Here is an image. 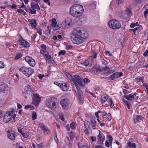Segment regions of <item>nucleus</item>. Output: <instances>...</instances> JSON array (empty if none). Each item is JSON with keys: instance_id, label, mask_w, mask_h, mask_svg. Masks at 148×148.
<instances>
[{"instance_id": "nucleus-8", "label": "nucleus", "mask_w": 148, "mask_h": 148, "mask_svg": "<svg viewBox=\"0 0 148 148\" xmlns=\"http://www.w3.org/2000/svg\"><path fill=\"white\" fill-rule=\"evenodd\" d=\"M76 87L77 90L75 91V92L78 97V99L79 100V103L81 104H83L84 102V96L83 92L80 90L79 86Z\"/></svg>"}, {"instance_id": "nucleus-13", "label": "nucleus", "mask_w": 148, "mask_h": 148, "mask_svg": "<svg viewBox=\"0 0 148 148\" xmlns=\"http://www.w3.org/2000/svg\"><path fill=\"white\" fill-rule=\"evenodd\" d=\"M18 41L20 42V45L25 47H29V44L25 40L22 36H21L20 39H19Z\"/></svg>"}, {"instance_id": "nucleus-59", "label": "nucleus", "mask_w": 148, "mask_h": 148, "mask_svg": "<svg viewBox=\"0 0 148 148\" xmlns=\"http://www.w3.org/2000/svg\"><path fill=\"white\" fill-rule=\"evenodd\" d=\"M100 112V111H98L97 112H96L95 113V115L96 116L97 119H99V117L98 115V113H99Z\"/></svg>"}, {"instance_id": "nucleus-11", "label": "nucleus", "mask_w": 148, "mask_h": 148, "mask_svg": "<svg viewBox=\"0 0 148 148\" xmlns=\"http://www.w3.org/2000/svg\"><path fill=\"white\" fill-rule=\"evenodd\" d=\"M107 140L106 141L105 145L106 147H109L110 146L112 147L113 138L110 135H107Z\"/></svg>"}, {"instance_id": "nucleus-12", "label": "nucleus", "mask_w": 148, "mask_h": 148, "mask_svg": "<svg viewBox=\"0 0 148 148\" xmlns=\"http://www.w3.org/2000/svg\"><path fill=\"white\" fill-rule=\"evenodd\" d=\"M25 61L28 62L31 66L34 67L35 65V61L31 57L29 56H26L25 57Z\"/></svg>"}, {"instance_id": "nucleus-29", "label": "nucleus", "mask_w": 148, "mask_h": 148, "mask_svg": "<svg viewBox=\"0 0 148 148\" xmlns=\"http://www.w3.org/2000/svg\"><path fill=\"white\" fill-rule=\"evenodd\" d=\"M57 24V22L55 18H53L51 23L52 27H54Z\"/></svg>"}, {"instance_id": "nucleus-36", "label": "nucleus", "mask_w": 148, "mask_h": 148, "mask_svg": "<svg viewBox=\"0 0 148 148\" xmlns=\"http://www.w3.org/2000/svg\"><path fill=\"white\" fill-rule=\"evenodd\" d=\"M53 83L55 84H56V85H57L58 86L60 87V88H61V86H62V82H61V83H60L58 82L55 81Z\"/></svg>"}, {"instance_id": "nucleus-7", "label": "nucleus", "mask_w": 148, "mask_h": 148, "mask_svg": "<svg viewBox=\"0 0 148 148\" xmlns=\"http://www.w3.org/2000/svg\"><path fill=\"white\" fill-rule=\"evenodd\" d=\"M31 7L29 9V13H31L32 14H36V9L39 10H40L39 6L37 3H31Z\"/></svg>"}, {"instance_id": "nucleus-62", "label": "nucleus", "mask_w": 148, "mask_h": 148, "mask_svg": "<svg viewBox=\"0 0 148 148\" xmlns=\"http://www.w3.org/2000/svg\"><path fill=\"white\" fill-rule=\"evenodd\" d=\"M105 54L108 53L109 54V56H112V54L110 52V51H106L105 52Z\"/></svg>"}, {"instance_id": "nucleus-50", "label": "nucleus", "mask_w": 148, "mask_h": 148, "mask_svg": "<svg viewBox=\"0 0 148 148\" xmlns=\"http://www.w3.org/2000/svg\"><path fill=\"white\" fill-rule=\"evenodd\" d=\"M73 47V46L71 45L66 46V48L68 50L71 49Z\"/></svg>"}, {"instance_id": "nucleus-35", "label": "nucleus", "mask_w": 148, "mask_h": 148, "mask_svg": "<svg viewBox=\"0 0 148 148\" xmlns=\"http://www.w3.org/2000/svg\"><path fill=\"white\" fill-rule=\"evenodd\" d=\"M89 62L88 60H86L84 62L82 63V64L86 66H87L89 64Z\"/></svg>"}, {"instance_id": "nucleus-22", "label": "nucleus", "mask_w": 148, "mask_h": 148, "mask_svg": "<svg viewBox=\"0 0 148 148\" xmlns=\"http://www.w3.org/2000/svg\"><path fill=\"white\" fill-rule=\"evenodd\" d=\"M96 118L95 116H93L90 119V125L93 127H94L96 126V123L97 122L95 121Z\"/></svg>"}, {"instance_id": "nucleus-18", "label": "nucleus", "mask_w": 148, "mask_h": 148, "mask_svg": "<svg viewBox=\"0 0 148 148\" xmlns=\"http://www.w3.org/2000/svg\"><path fill=\"white\" fill-rule=\"evenodd\" d=\"M69 88V85L66 82H62V84L61 88L64 91L67 90Z\"/></svg>"}, {"instance_id": "nucleus-46", "label": "nucleus", "mask_w": 148, "mask_h": 148, "mask_svg": "<svg viewBox=\"0 0 148 148\" xmlns=\"http://www.w3.org/2000/svg\"><path fill=\"white\" fill-rule=\"evenodd\" d=\"M84 83L86 84H87L90 82V79L88 78H85L84 79Z\"/></svg>"}, {"instance_id": "nucleus-45", "label": "nucleus", "mask_w": 148, "mask_h": 148, "mask_svg": "<svg viewBox=\"0 0 148 148\" xmlns=\"http://www.w3.org/2000/svg\"><path fill=\"white\" fill-rule=\"evenodd\" d=\"M4 64L3 62L0 61V69L3 68L4 67Z\"/></svg>"}, {"instance_id": "nucleus-2", "label": "nucleus", "mask_w": 148, "mask_h": 148, "mask_svg": "<svg viewBox=\"0 0 148 148\" xmlns=\"http://www.w3.org/2000/svg\"><path fill=\"white\" fill-rule=\"evenodd\" d=\"M84 12L83 6L78 4H74L70 8V14L75 17L81 16Z\"/></svg>"}, {"instance_id": "nucleus-51", "label": "nucleus", "mask_w": 148, "mask_h": 148, "mask_svg": "<svg viewBox=\"0 0 148 148\" xmlns=\"http://www.w3.org/2000/svg\"><path fill=\"white\" fill-rule=\"evenodd\" d=\"M45 51L46 50H41L40 51V52L42 54L45 56L46 54V53H47V52L46 51Z\"/></svg>"}, {"instance_id": "nucleus-49", "label": "nucleus", "mask_w": 148, "mask_h": 148, "mask_svg": "<svg viewBox=\"0 0 148 148\" xmlns=\"http://www.w3.org/2000/svg\"><path fill=\"white\" fill-rule=\"evenodd\" d=\"M143 86L145 87L148 94V84L146 83H144L143 84Z\"/></svg>"}, {"instance_id": "nucleus-5", "label": "nucleus", "mask_w": 148, "mask_h": 148, "mask_svg": "<svg viewBox=\"0 0 148 148\" xmlns=\"http://www.w3.org/2000/svg\"><path fill=\"white\" fill-rule=\"evenodd\" d=\"M108 25L111 28L113 29H119L121 26V23L119 21L114 19L110 21Z\"/></svg>"}, {"instance_id": "nucleus-38", "label": "nucleus", "mask_w": 148, "mask_h": 148, "mask_svg": "<svg viewBox=\"0 0 148 148\" xmlns=\"http://www.w3.org/2000/svg\"><path fill=\"white\" fill-rule=\"evenodd\" d=\"M66 53L65 50H62L60 51L58 53V56H60L61 55H64Z\"/></svg>"}, {"instance_id": "nucleus-27", "label": "nucleus", "mask_w": 148, "mask_h": 148, "mask_svg": "<svg viewBox=\"0 0 148 148\" xmlns=\"http://www.w3.org/2000/svg\"><path fill=\"white\" fill-rule=\"evenodd\" d=\"M127 145L130 148H136V145L135 143H132L131 142H129L127 143Z\"/></svg>"}, {"instance_id": "nucleus-9", "label": "nucleus", "mask_w": 148, "mask_h": 148, "mask_svg": "<svg viewBox=\"0 0 148 148\" xmlns=\"http://www.w3.org/2000/svg\"><path fill=\"white\" fill-rule=\"evenodd\" d=\"M74 80L73 82L75 84L76 87L79 86L78 84L81 86H83L84 85L82 84V82L81 80V77L77 75H75L74 76Z\"/></svg>"}, {"instance_id": "nucleus-3", "label": "nucleus", "mask_w": 148, "mask_h": 148, "mask_svg": "<svg viewBox=\"0 0 148 148\" xmlns=\"http://www.w3.org/2000/svg\"><path fill=\"white\" fill-rule=\"evenodd\" d=\"M19 71L28 77H29L34 72V70L31 68L22 66L19 68Z\"/></svg>"}, {"instance_id": "nucleus-40", "label": "nucleus", "mask_w": 148, "mask_h": 148, "mask_svg": "<svg viewBox=\"0 0 148 148\" xmlns=\"http://www.w3.org/2000/svg\"><path fill=\"white\" fill-rule=\"evenodd\" d=\"M105 78L106 79H108L110 80H114L112 74L108 77H106Z\"/></svg>"}, {"instance_id": "nucleus-34", "label": "nucleus", "mask_w": 148, "mask_h": 148, "mask_svg": "<svg viewBox=\"0 0 148 148\" xmlns=\"http://www.w3.org/2000/svg\"><path fill=\"white\" fill-rule=\"evenodd\" d=\"M114 79H115L118 78V72H116L112 74Z\"/></svg>"}, {"instance_id": "nucleus-4", "label": "nucleus", "mask_w": 148, "mask_h": 148, "mask_svg": "<svg viewBox=\"0 0 148 148\" xmlns=\"http://www.w3.org/2000/svg\"><path fill=\"white\" fill-rule=\"evenodd\" d=\"M56 101L54 98H49L46 101V105L51 110H53L56 108L57 103Z\"/></svg>"}, {"instance_id": "nucleus-43", "label": "nucleus", "mask_w": 148, "mask_h": 148, "mask_svg": "<svg viewBox=\"0 0 148 148\" xmlns=\"http://www.w3.org/2000/svg\"><path fill=\"white\" fill-rule=\"evenodd\" d=\"M37 32L40 34V36H41L42 34V29L38 27L37 29Z\"/></svg>"}, {"instance_id": "nucleus-21", "label": "nucleus", "mask_w": 148, "mask_h": 148, "mask_svg": "<svg viewBox=\"0 0 148 148\" xmlns=\"http://www.w3.org/2000/svg\"><path fill=\"white\" fill-rule=\"evenodd\" d=\"M142 119V116L140 115H136L134 117V121L135 123L139 122Z\"/></svg>"}, {"instance_id": "nucleus-20", "label": "nucleus", "mask_w": 148, "mask_h": 148, "mask_svg": "<svg viewBox=\"0 0 148 148\" xmlns=\"http://www.w3.org/2000/svg\"><path fill=\"white\" fill-rule=\"evenodd\" d=\"M25 92L26 93L30 94L33 93V91L32 90L31 86L29 85H27L25 88Z\"/></svg>"}, {"instance_id": "nucleus-33", "label": "nucleus", "mask_w": 148, "mask_h": 148, "mask_svg": "<svg viewBox=\"0 0 148 148\" xmlns=\"http://www.w3.org/2000/svg\"><path fill=\"white\" fill-rule=\"evenodd\" d=\"M22 56V54L21 53H18L16 55L15 57V59L16 60L20 58Z\"/></svg>"}, {"instance_id": "nucleus-64", "label": "nucleus", "mask_w": 148, "mask_h": 148, "mask_svg": "<svg viewBox=\"0 0 148 148\" xmlns=\"http://www.w3.org/2000/svg\"><path fill=\"white\" fill-rule=\"evenodd\" d=\"M38 77L40 79H41L44 76V75L41 74H39L38 75Z\"/></svg>"}, {"instance_id": "nucleus-47", "label": "nucleus", "mask_w": 148, "mask_h": 148, "mask_svg": "<svg viewBox=\"0 0 148 148\" xmlns=\"http://www.w3.org/2000/svg\"><path fill=\"white\" fill-rule=\"evenodd\" d=\"M40 47L43 49V50H46V49L47 48V46H46L43 44H41V45L40 46Z\"/></svg>"}, {"instance_id": "nucleus-60", "label": "nucleus", "mask_w": 148, "mask_h": 148, "mask_svg": "<svg viewBox=\"0 0 148 148\" xmlns=\"http://www.w3.org/2000/svg\"><path fill=\"white\" fill-rule=\"evenodd\" d=\"M110 68L108 66H106L105 67L103 68V69L104 71H106L110 69Z\"/></svg>"}, {"instance_id": "nucleus-25", "label": "nucleus", "mask_w": 148, "mask_h": 148, "mask_svg": "<svg viewBox=\"0 0 148 148\" xmlns=\"http://www.w3.org/2000/svg\"><path fill=\"white\" fill-rule=\"evenodd\" d=\"M101 99L102 103H104L108 99V96L106 95H102L101 96Z\"/></svg>"}, {"instance_id": "nucleus-56", "label": "nucleus", "mask_w": 148, "mask_h": 148, "mask_svg": "<svg viewBox=\"0 0 148 148\" xmlns=\"http://www.w3.org/2000/svg\"><path fill=\"white\" fill-rule=\"evenodd\" d=\"M143 56L147 57L148 56V50H147L143 53Z\"/></svg>"}, {"instance_id": "nucleus-48", "label": "nucleus", "mask_w": 148, "mask_h": 148, "mask_svg": "<svg viewBox=\"0 0 148 148\" xmlns=\"http://www.w3.org/2000/svg\"><path fill=\"white\" fill-rule=\"evenodd\" d=\"M139 29V27H136L135 28H134V29H133V31L134 34V35H136V31L137 30Z\"/></svg>"}, {"instance_id": "nucleus-32", "label": "nucleus", "mask_w": 148, "mask_h": 148, "mask_svg": "<svg viewBox=\"0 0 148 148\" xmlns=\"http://www.w3.org/2000/svg\"><path fill=\"white\" fill-rule=\"evenodd\" d=\"M96 3L97 2L95 1H94L92 3V4L91 5L92 8L95 9L96 8Z\"/></svg>"}, {"instance_id": "nucleus-26", "label": "nucleus", "mask_w": 148, "mask_h": 148, "mask_svg": "<svg viewBox=\"0 0 148 148\" xmlns=\"http://www.w3.org/2000/svg\"><path fill=\"white\" fill-rule=\"evenodd\" d=\"M30 23L32 26L36 29V20L35 19H32L31 20Z\"/></svg>"}, {"instance_id": "nucleus-6", "label": "nucleus", "mask_w": 148, "mask_h": 148, "mask_svg": "<svg viewBox=\"0 0 148 148\" xmlns=\"http://www.w3.org/2000/svg\"><path fill=\"white\" fill-rule=\"evenodd\" d=\"M14 112V110L6 112L4 116L3 119L4 122L6 123H8L12 119L11 115H12Z\"/></svg>"}, {"instance_id": "nucleus-16", "label": "nucleus", "mask_w": 148, "mask_h": 148, "mask_svg": "<svg viewBox=\"0 0 148 148\" xmlns=\"http://www.w3.org/2000/svg\"><path fill=\"white\" fill-rule=\"evenodd\" d=\"M40 98L38 94H36L34 95L33 98V101L34 103L35 104L37 105L38 104L40 101Z\"/></svg>"}, {"instance_id": "nucleus-44", "label": "nucleus", "mask_w": 148, "mask_h": 148, "mask_svg": "<svg viewBox=\"0 0 148 148\" xmlns=\"http://www.w3.org/2000/svg\"><path fill=\"white\" fill-rule=\"evenodd\" d=\"M67 78L71 82H73L74 80V77H73L71 75H70L69 77H67Z\"/></svg>"}, {"instance_id": "nucleus-42", "label": "nucleus", "mask_w": 148, "mask_h": 148, "mask_svg": "<svg viewBox=\"0 0 148 148\" xmlns=\"http://www.w3.org/2000/svg\"><path fill=\"white\" fill-rule=\"evenodd\" d=\"M45 56L48 59H51V60L52 59L51 57L49 54L48 53H47L46 55H45Z\"/></svg>"}, {"instance_id": "nucleus-61", "label": "nucleus", "mask_w": 148, "mask_h": 148, "mask_svg": "<svg viewBox=\"0 0 148 148\" xmlns=\"http://www.w3.org/2000/svg\"><path fill=\"white\" fill-rule=\"evenodd\" d=\"M102 63L104 65H106L108 64V62L106 60H104L102 61Z\"/></svg>"}, {"instance_id": "nucleus-30", "label": "nucleus", "mask_w": 148, "mask_h": 148, "mask_svg": "<svg viewBox=\"0 0 148 148\" xmlns=\"http://www.w3.org/2000/svg\"><path fill=\"white\" fill-rule=\"evenodd\" d=\"M109 103H110V106L111 108H112L114 106V103L112 99L109 98L108 100Z\"/></svg>"}, {"instance_id": "nucleus-17", "label": "nucleus", "mask_w": 148, "mask_h": 148, "mask_svg": "<svg viewBox=\"0 0 148 148\" xmlns=\"http://www.w3.org/2000/svg\"><path fill=\"white\" fill-rule=\"evenodd\" d=\"M69 102L67 99H64L60 101V103L63 108L66 109L68 105Z\"/></svg>"}, {"instance_id": "nucleus-57", "label": "nucleus", "mask_w": 148, "mask_h": 148, "mask_svg": "<svg viewBox=\"0 0 148 148\" xmlns=\"http://www.w3.org/2000/svg\"><path fill=\"white\" fill-rule=\"evenodd\" d=\"M97 53H93V54H92L91 57H92L93 58L95 59L97 58Z\"/></svg>"}, {"instance_id": "nucleus-55", "label": "nucleus", "mask_w": 148, "mask_h": 148, "mask_svg": "<svg viewBox=\"0 0 148 148\" xmlns=\"http://www.w3.org/2000/svg\"><path fill=\"white\" fill-rule=\"evenodd\" d=\"M146 9L144 12V16L146 17L147 14H148V8H145Z\"/></svg>"}, {"instance_id": "nucleus-1", "label": "nucleus", "mask_w": 148, "mask_h": 148, "mask_svg": "<svg viewBox=\"0 0 148 148\" xmlns=\"http://www.w3.org/2000/svg\"><path fill=\"white\" fill-rule=\"evenodd\" d=\"M72 36L71 40L73 43L76 44L82 43L84 39L88 37L87 32L83 28L77 27L74 28L72 32Z\"/></svg>"}, {"instance_id": "nucleus-37", "label": "nucleus", "mask_w": 148, "mask_h": 148, "mask_svg": "<svg viewBox=\"0 0 148 148\" xmlns=\"http://www.w3.org/2000/svg\"><path fill=\"white\" fill-rule=\"evenodd\" d=\"M23 136L25 138H27L29 136V134L28 133H23L22 134Z\"/></svg>"}, {"instance_id": "nucleus-15", "label": "nucleus", "mask_w": 148, "mask_h": 148, "mask_svg": "<svg viewBox=\"0 0 148 148\" xmlns=\"http://www.w3.org/2000/svg\"><path fill=\"white\" fill-rule=\"evenodd\" d=\"M7 136L11 140H14L15 138V133L14 131L9 130L7 131Z\"/></svg>"}, {"instance_id": "nucleus-41", "label": "nucleus", "mask_w": 148, "mask_h": 148, "mask_svg": "<svg viewBox=\"0 0 148 148\" xmlns=\"http://www.w3.org/2000/svg\"><path fill=\"white\" fill-rule=\"evenodd\" d=\"M75 123L74 122H72L70 124V127L72 129L74 130L75 129Z\"/></svg>"}, {"instance_id": "nucleus-10", "label": "nucleus", "mask_w": 148, "mask_h": 148, "mask_svg": "<svg viewBox=\"0 0 148 148\" xmlns=\"http://www.w3.org/2000/svg\"><path fill=\"white\" fill-rule=\"evenodd\" d=\"M99 134L97 136V143L99 144L103 145L105 137L104 134L100 130H99Z\"/></svg>"}, {"instance_id": "nucleus-39", "label": "nucleus", "mask_w": 148, "mask_h": 148, "mask_svg": "<svg viewBox=\"0 0 148 148\" xmlns=\"http://www.w3.org/2000/svg\"><path fill=\"white\" fill-rule=\"evenodd\" d=\"M107 120L108 121H110L112 119V117L111 114L109 113H108L107 115Z\"/></svg>"}, {"instance_id": "nucleus-24", "label": "nucleus", "mask_w": 148, "mask_h": 148, "mask_svg": "<svg viewBox=\"0 0 148 148\" xmlns=\"http://www.w3.org/2000/svg\"><path fill=\"white\" fill-rule=\"evenodd\" d=\"M124 97L127 100L129 101L132 100L134 98V97L132 93L128 95H125Z\"/></svg>"}, {"instance_id": "nucleus-19", "label": "nucleus", "mask_w": 148, "mask_h": 148, "mask_svg": "<svg viewBox=\"0 0 148 148\" xmlns=\"http://www.w3.org/2000/svg\"><path fill=\"white\" fill-rule=\"evenodd\" d=\"M8 86L6 84H3L0 85V92H3L5 93V91L7 90Z\"/></svg>"}, {"instance_id": "nucleus-23", "label": "nucleus", "mask_w": 148, "mask_h": 148, "mask_svg": "<svg viewBox=\"0 0 148 148\" xmlns=\"http://www.w3.org/2000/svg\"><path fill=\"white\" fill-rule=\"evenodd\" d=\"M125 13L128 17L130 16L132 14L131 8H126L125 11Z\"/></svg>"}, {"instance_id": "nucleus-52", "label": "nucleus", "mask_w": 148, "mask_h": 148, "mask_svg": "<svg viewBox=\"0 0 148 148\" xmlns=\"http://www.w3.org/2000/svg\"><path fill=\"white\" fill-rule=\"evenodd\" d=\"M94 89L95 91H99V87L97 85L95 86Z\"/></svg>"}, {"instance_id": "nucleus-53", "label": "nucleus", "mask_w": 148, "mask_h": 148, "mask_svg": "<svg viewBox=\"0 0 148 148\" xmlns=\"http://www.w3.org/2000/svg\"><path fill=\"white\" fill-rule=\"evenodd\" d=\"M91 139L93 142H95L96 140V137L95 136H92L90 137Z\"/></svg>"}, {"instance_id": "nucleus-14", "label": "nucleus", "mask_w": 148, "mask_h": 148, "mask_svg": "<svg viewBox=\"0 0 148 148\" xmlns=\"http://www.w3.org/2000/svg\"><path fill=\"white\" fill-rule=\"evenodd\" d=\"M39 125L41 129L42 130H44V132L45 134H49V130L43 123H40Z\"/></svg>"}, {"instance_id": "nucleus-54", "label": "nucleus", "mask_w": 148, "mask_h": 148, "mask_svg": "<svg viewBox=\"0 0 148 148\" xmlns=\"http://www.w3.org/2000/svg\"><path fill=\"white\" fill-rule=\"evenodd\" d=\"M59 116L60 118L61 119V120L63 121H64V116L62 114H59Z\"/></svg>"}, {"instance_id": "nucleus-31", "label": "nucleus", "mask_w": 148, "mask_h": 148, "mask_svg": "<svg viewBox=\"0 0 148 148\" xmlns=\"http://www.w3.org/2000/svg\"><path fill=\"white\" fill-rule=\"evenodd\" d=\"M37 118V114L35 112H33L32 113V120H34Z\"/></svg>"}, {"instance_id": "nucleus-28", "label": "nucleus", "mask_w": 148, "mask_h": 148, "mask_svg": "<svg viewBox=\"0 0 148 148\" xmlns=\"http://www.w3.org/2000/svg\"><path fill=\"white\" fill-rule=\"evenodd\" d=\"M120 17L123 19H126L128 17L125 13H122L120 15Z\"/></svg>"}, {"instance_id": "nucleus-63", "label": "nucleus", "mask_w": 148, "mask_h": 148, "mask_svg": "<svg viewBox=\"0 0 148 148\" xmlns=\"http://www.w3.org/2000/svg\"><path fill=\"white\" fill-rule=\"evenodd\" d=\"M17 11L19 13H22L23 12H24V11L21 9H17Z\"/></svg>"}, {"instance_id": "nucleus-58", "label": "nucleus", "mask_w": 148, "mask_h": 148, "mask_svg": "<svg viewBox=\"0 0 148 148\" xmlns=\"http://www.w3.org/2000/svg\"><path fill=\"white\" fill-rule=\"evenodd\" d=\"M45 33L47 34H49L51 33V30L50 29H47L45 30Z\"/></svg>"}]
</instances>
